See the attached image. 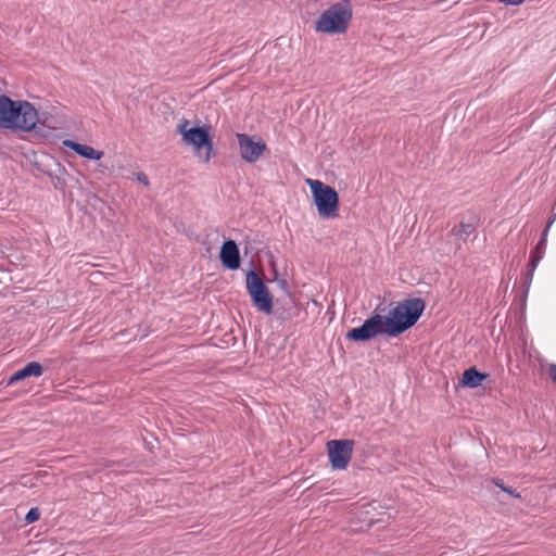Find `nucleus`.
<instances>
[{
  "label": "nucleus",
  "mask_w": 556,
  "mask_h": 556,
  "mask_svg": "<svg viewBox=\"0 0 556 556\" xmlns=\"http://www.w3.org/2000/svg\"><path fill=\"white\" fill-rule=\"evenodd\" d=\"M547 372L552 381L556 384V364H549L547 367Z\"/></svg>",
  "instance_id": "obj_20"
},
{
  "label": "nucleus",
  "mask_w": 556,
  "mask_h": 556,
  "mask_svg": "<svg viewBox=\"0 0 556 556\" xmlns=\"http://www.w3.org/2000/svg\"><path fill=\"white\" fill-rule=\"evenodd\" d=\"M280 319H290L300 313V308L298 302L288 289V282L283 279H280Z\"/></svg>",
  "instance_id": "obj_10"
},
{
  "label": "nucleus",
  "mask_w": 556,
  "mask_h": 556,
  "mask_svg": "<svg viewBox=\"0 0 556 556\" xmlns=\"http://www.w3.org/2000/svg\"><path fill=\"white\" fill-rule=\"evenodd\" d=\"M219 258L223 266L229 270H237L240 268V251L233 240L228 239L223 243L219 252Z\"/></svg>",
  "instance_id": "obj_9"
},
{
  "label": "nucleus",
  "mask_w": 556,
  "mask_h": 556,
  "mask_svg": "<svg viewBox=\"0 0 556 556\" xmlns=\"http://www.w3.org/2000/svg\"><path fill=\"white\" fill-rule=\"evenodd\" d=\"M477 224L475 222L464 223L462 222L458 227H454L452 232L466 240L468 236L475 232Z\"/></svg>",
  "instance_id": "obj_14"
},
{
  "label": "nucleus",
  "mask_w": 556,
  "mask_h": 556,
  "mask_svg": "<svg viewBox=\"0 0 556 556\" xmlns=\"http://www.w3.org/2000/svg\"><path fill=\"white\" fill-rule=\"evenodd\" d=\"M138 180L144 185L149 184L148 177L143 173L138 174Z\"/></svg>",
  "instance_id": "obj_22"
},
{
  "label": "nucleus",
  "mask_w": 556,
  "mask_h": 556,
  "mask_svg": "<svg viewBox=\"0 0 556 556\" xmlns=\"http://www.w3.org/2000/svg\"><path fill=\"white\" fill-rule=\"evenodd\" d=\"M541 258H542L541 254L536 255L535 253H530V261H529V264H528V267H529V280H531L533 271L536 268V266H538L539 262L541 261Z\"/></svg>",
  "instance_id": "obj_16"
},
{
  "label": "nucleus",
  "mask_w": 556,
  "mask_h": 556,
  "mask_svg": "<svg viewBox=\"0 0 556 556\" xmlns=\"http://www.w3.org/2000/svg\"><path fill=\"white\" fill-rule=\"evenodd\" d=\"M267 353L269 357L274 358L278 354V349L274 348L273 351L269 349Z\"/></svg>",
  "instance_id": "obj_23"
},
{
  "label": "nucleus",
  "mask_w": 556,
  "mask_h": 556,
  "mask_svg": "<svg viewBox=\"0 0 556 556\" xmlns=\"http://www.w3.org/2000/svg\"><path fill=\"white\" fill-rule=\"evenodd\" d=\"M354 445L353 440H332L327 443L328 456L333 469L344 470L348 468Z\"/></svg>",
  "instance_id": "obj_6"
},
{
  "label": "nucleus",
  "mask_w": 556,
  "mask_h": 556,
  "mask_svg": "<svg viewBox=\"0 0 556 556\" xmlns=\"http://www.w3.org/2000/svg\"><path fill=\"white\" fill-rule=\"evenodd\" d=\"M353 7L350 0H341L328 7L315 22V30L323 34H344L352 20Z\"/></svg>",
  "instance_id": "obj_3"
},
{
  "label": "nucleus",
  "mask_w": 556,
  "mask_h": 556,
  "mask_svg": "<svg viewBox=\"0 0 556 556\" xmlns=\"http://www.w3.org/2000/svg\"><path fill=\"white\" fill-rule=\"evenodd\" d=\"M554 220H555V217L548 220L546 228L544 229V231L542 233L541 240L538 242L536 247L534 248V250L531 253H535L536 255L541 254L543 256L545 245H546L547 233H548L549 227L552 226Z\"/></svg>",
  "instance_id": "obj_15"
},
{
  "label": "nucleus",
  "mask_w": 556,
  "mask_h": 556,
  "mask_svg": "<svg viewBox=\"0 0 556 556\" xmlns=\"http://www.w3.org/2000/svg\"><path fill=\"white\" fill-rule=\"evenodd\" d=\"M314 203L319 217L324 219L336 218L339 212V195L337 191L317 179H307Z\"/></svg>",
  "instance_id": "obj_4"
},
{
  "label": "nucleus",
  "mask_w": 556,
  "mask_h": 556,
  "mask_svg": "<svg viewBox=\"0 0 556 556\" xmlns=\"http://www.w3.org/2000/svg\"><path fill=\"white\" fill-rule=\"evenodd\" d=\"M494 483L498 488H501L504 492L508 493L509 495H511L514 497H520V494L517 493L515 490H513L511 488L505 486L502 480H496V481H494Z\"/></svg>",
  "instance_id": "obj_18"
},
{
  "label": "nucleus",
  "mask_w": 556,
  "mask_h": 556,
  "mask_svg": "<svg viewBox=\"0 0 556 556\" xmlns=\"http://www.w3.org/2000/svg\"><path fill=\"white\" fill-rule=\"evenodd\" d=\"M63 146L70 148L75 151L78 155L89 159V160H100L103 156V152L99 150H94L92 147L87 144H81L70 139L63 141Z\"/></svg>",
  "instance_id": "obj_13"
},
{
  "label": "nucleus",
  "mask_w": 556,
  "mask_h": 556,
  "mask_svg": "<svg viewBox=\"0 0 556 556\" xmlns=\"http://www.w3.org/2000/svg\"><path fill=\"white\" fill-rule=\"evenodd\" d=\"M208 128L210 127L206 128L205 126L190 127V129L188 131L184 132V137H182V141L187 146H192L197 150L205 148L206 153L204 156V162L210 161L211 154L213 151V142H212L211 136L208 134Z\"/></svg>",
  "instance_id": "obj_7"
},
{
  "label": "nucleus",
  "mask_w": 556,
  "mask_h": 556,
  "mask_svg": "<svg viewBox=\"0 0 556 556\" xmlns=\"http://www.w3.org/2000/svg\"><path fill=\"white\" fill-rule=\"evenodd\" d=\"M425 302L413 298L399 302L387 315L374 314L361 327L350 329L345 338L353 342H366L379 334L397 337L412 328L421 316Z\"/></svg>",
  "instance_id": "obj_1"
},
{
  "label": "nucleus",
  "mask_w": 556,
  "mask_h": 556,
  "mask_svg": "<svg viewBox=\"0 0 556 556\" xmlns=\"http://www.w3.org/2000/svg\"><path fill=\"white\" fill-rule=\"evenodd\" d=\"M40 518V510L37 507L30 508L25 516L28 523L35 522Z\"/></svg>",
  "instance_id": "obj_17"
},
{
  "label": "nucleus",
  "mask_w": 556,
  "mask_h": 556,
  "mask_svg": "<svg viewBox=\"0 0 556 556\" xmlns=\"http://www.w3.org/2000/svg\"><path fill=\"white\" fill-rule=\"evenodd\" d=\"M38 112L28 101H15L0 96V128L29 132L36 128Z\"/></svg>",
  "instance_id": "obj_2"
},
{
  "label": "nucleus",
  "mask_w": 556,
  "mask_h": 556,
  "mask_svg": "<svg viewBox=\"0 0 556 556\" xmlns=\"http://www.w3.org/2000/svg\"><path fill=\"white\" fill-rule=\"evenodd\" d=\"M498 2L509 4V5H519L523 3L525 0H497Z\"/></svg>",
  "instance_id": "obj_21"
},
{
  "label": "nucleus",
  "mask_w": 556,
  "mask_h": 556,
  "mask_svg": "<svg viewBox=\"0 0 556 556\" xmlns=\"http://www.w3.org/2000/svg\"><path fill=\"white\" fill-rule=\"evenodd\" d=\"M489 378V374L480 372L476 367H470L463 372V376L459 380V386L475 389L481 386V383Z\"/></svg>",
  "instance_id": "obj_12"
},
{
  "label": "nucleus",
  "mask_w": 556,
  "mask_h": 556,
  "mask_svg": "<svg viewBox=\"0 0 556 556\" xmlns=\"http://www.w3.org/2000/svg\"><path fill=\"white\" fill-rule=\"evenodd\" d=\"M245 287L253 305L260 312L270 313L273 309V299L267 286L260 275L250 269L245 276Z\"/></svg>",
  "instance_id": "obj_5"
},
{
  "label": "nucleus",
  "mask_w": 556,
  "mask_h": 556,
  "mask_svg": "<svg viewBox=\"0 0 556 556\" xmlns=\"http://www.w3.org/2000/svg\"><path fill=\"white\" fill-rule=\"evenodd\" d=\"M190 122L186 118L181 119L177 126L178 132L184 137V132L188 131L190 128L188 127Z\"/></svg>",
  "instance_id": "obj_19"
},
{
  "label": "nucleus",
  "mask_w": 556,
  "mask_h": 556,
  "mask_svg": "<svg viewBox=\"0 0 556 556\" xmlns=\"http://www.w3.org/2000/svg\"><path fill=\"white\" fill-rule=\"evenodd\" d=\"M43 372V367L38 362H29L23 368L15 371L8 379V386L14 384L29 377H39Z\"/></svg>",
  "instance_id": "obj_11"
},
{
  "label": "nucleus",
  "mask_w": 556,
  "mask_h": 556,
  "mask_svg": "<svg viewBox=\"0 0 556 556\" xmlns=\"http://www.w3.org/2000/svg\"><path fill=\"white\" fill-rule=\"evenodd\" d=\"M241 157L249 163L260 159L266 149V144L261 139H255L247 134H237Z\"/></svg>",
  "instance_id": "obj_8"
}]
</instances>
